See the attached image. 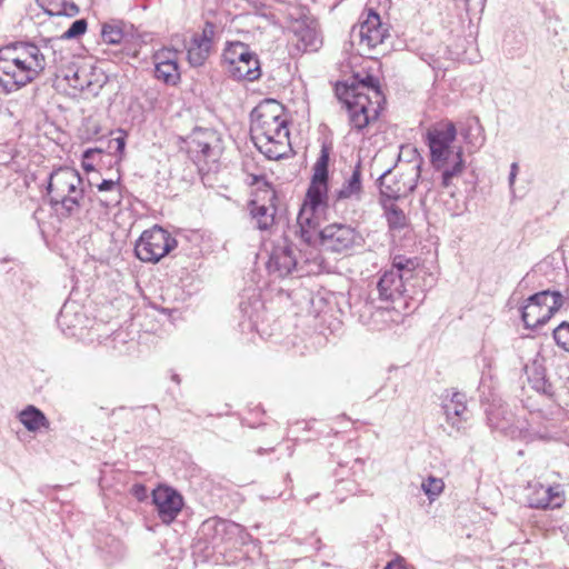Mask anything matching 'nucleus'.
Listing matches in <instances>:
<instances>
[{
	"label": "nucleus",
	"mask_w": 569,
	"mask_h": 569,
	"mask_svg": "<svg viewBox=\"0 0 569 569\" xmlns=\"http://www.w3.org/2000/svg\"><path fill=\"white\" fill-rule=\"evenodd\" d=\"M318 239L325 251L338 254H349L365 242L356 228L340 222L327 224L319 231Z\"/></svg>",
	"instance_id": "obj_9"
},
{
	"label": "nucleus",
	"mask_w": 569,
	"mask_h": 569,
	"mask_svg": "<svg viewBox=\"0 0 569 569\" xmlns=\"http://www.w3.org/2000/svg\"><path fill=\"white\" fill-rule=\"evenodd\" d=\"M421 173V160L400 162L392 170L383 172L379 179L381 200H397L410 194L417 187Z\"/></svg>",
	"instance_id": "obj_6"
},
{
	"label": "nucleus",
	"mask_w": 569,
	"mask_h": 569,
	"mask_svg": "<svg viewBox=\"0 0 569 569\" xmlns=\"http://www.w3.org/2000/svg\"><path fill=\"white\" fill-rule=\"evenodd\" d=\"M556 343L569 352V322L563 321L553 330Z\"/></svg>",
	"instance_id": "obj_35"
},
{
	"label": "nucleus",
	"mask_w": 569,
	"mask_h": 569,
	"mask_svg": "<svg viewBox=\"0 0 569 569\" xmlns=\"http://www.w3.org/2000/svg\"><path fill=\"white\" fill-rule=\"evenodd\" d=\"M113 142L116 143V151L119 153H123L126 147L124 137H117L113 139Z\"/></svg>",
	"instance_id": "obj_44"
},
{
	"label": "nucleus",
	"mask_w": 569,
	"mask_h": 569,
	"mask_svg": "<svg viewBox=\"0 0 569 569\" xmlns=\"http://www.w3.org/2000/svg\"><path fill=\"white\" fill-rule=\"evenodd\" d=\"M435 168L442 171V187L449 188L452 184V180L460 177L463 172L465 161L462 159V149L460 147L457 148L455 154L451 156L450 160H448L443 167Z\"/></svg>",
	"instance_id": "obj_25"
},
{
	"label": "nucleus",
	"mask_w": 569,
	"mask_h": 569,
	"mask_svg": "<svg viewBox=\"0 0 569 569\" xmlns=\"http://www.w3.org/2000/svg\"><path fill=\"white\" fill-rule=\"evenodd\" d=\"M426 274L421 261L417 257L398 254L392 258L391 267L380 272L376 290L381 301L395 303L407 297L410 288L416 287L415 280Z\"/></svg>",
	"instance_id": "obj_4"
},
{
	"label": "nucleus",
	"mask_w": 569,
	"mask_h": 569,
	"mask_svg": "<svg viewBox=\"0 0 569 569\" xmlns=\"http://www.w3.org/2000/svg\"><path fill=\"white\" fill-rule=\"evenodd\" d=\"M188 152L198 161L216 162L220 156V139L211 129H196L188 138Z\"/></svg>",
	"instance_id": "obj_15"
},
{
	"label": "nucleus",
	"mask_w": 569,
	"mask_h": 569,
	"mask_svg": "<svg viewBox=\"0 0 569 569\" xmlns=\"http://www.w3.org/2000/svg\"><path fill=\"white\" fill-rule=\"evenodd\" d=\"M47 190L52 207L61 206L62 212L67 216L79 212L84 196L82 178L76 169L60 167L52 171Z\"/></svg>",
	"instance_id": "obj_5"
},
{
	"label": "nucleus",
	"mask_w": 569,
	"mask_h": 569,
	"mask_svg": "<svg viewBox=\"0 0 569 569\" xmlns=\"http://www.w3.org/2000/svg\"><path fill=\"white\" fill-rule=\"evenodd\" d=\"M177 246V240L159 226L146 230L136 243V256L144 262H158Z\"/></svg>",
	"instance_id": "obj_10"
},
{
	"label": "nucleus",
	"mask_w": 569,
	"mask_h": 569,
	"mask_svg": "<svg viewBox=\"0 0 569 569\" xmlns=\"http://www.w3.org/2000/svg\"><path fill=\"white\" fill-rule=\"evenodd\" d=\"M461 136L463 140L475 149H479L486 140L483 128L478 119L470 120L466 124V128L461 130Z\"/></svg>",
	"instance_id": "obj_30"
},
{
	"label": "nucleus",
	"mask_w": 569,
	"mask_h": 569,
	"mask_svg": "<svg viewBox=\"0 0 569 569\" xmlns=\"http://www.w3.org/2000/svg\"><path fill=\"white\" fill-rule=\"evenodd\" d=\"M385 569H402V565L400 562H389Z\"/></svg>",
	"instance_id": "obj_45"
},
{
	"label": "nucleus",
	"mask_w": 569,
	"mask_h": 569,
	"mask_svg": "<svg viewBox=\"0 0 569 569\" xmlns=\"http://www.w3.org/2000/svg\"><path fill=\"white\" fill-rule=\"evenodd\" d=\"M262 309L263 303L257 296L250 297L248 301L240 302L242 315L249 319L253 327H257Z\"/></svg>",
	"instance_id": "obj_32"
},
{
	"label": "nucleus",
	"mask_w": 569,
	"mask_h": 569,
	"mask_svg": "<svg viewBox=\"0 0 569 569\" xmlns=\"http://www.w3.org/2000/svg\"><path fill=\"white\" fill-rule=\"evenodd\" d=\"M362 197V172L361 164L358 162L352 169L351 174L345 179L340 189L333 193V199L335 202L342 200L361 201Z\"/></svg>",
	"instance_id": "obj_23"
},
{
	"label": "nucleus",
	"mask_w": 569,
	"mask_h": 569,
	"mask_svg": "<svg viewBox=\"0 0 569 569\" xmlns=\"http://www.w3.org/2000/svg\"><path fill=\"white\" fill-rule=\"evenodd\" d=\"M19 421L24 426L28 431L36 432L41 428L49 427V420L44 413L36 408L34 406H28L26 409L20 411Z\"/></svg>",
	"instance_id": "obj_27"
},
{
	"label": "nucleus",
	"mask_w": 569,
	"mask_h": 569,
	"mask_svg": "<svg viewBox=\"0 0 569 569\" xmlns=\"http://www.w3.org/2000/svg\"><path fill=\"white\" fill-rule=\"evenodd\" d=\"M562 305L563 297L558 291L537 292L529 297L522 306V321L527 328H539L548 322Z\"/></svg>",
	"instance_id": "obj_7"
},
{
	"label": "nucleus",
	"mask_w": 569,
	"mask_h": 569,
	"mask_svg": "<svg viewBox=\"0 0 569 569\" xmlns=\"http://www.w3.org/2000/svg\"><path fill=\"white\" fill-rule=\"evenodd\" d=\"M214 33L216 26L211 22H206L202 31L192 34L189 41L186 42L187 59L191 66H202L208 59Z\"/></svg>",
	"instance_id": "obj_19"
},
{
	"label": "nucleus",
	"mask_w": 569,
	"mask_h": 569,
	"mask_svg": "<svg viewBox=\"0 0 569 569\" xmlns=\"http://www.w3.org/2000/svg\"><path fill=\"white\" fill-rule=\"evenodd\" d=\"M161 60L177 61V51L170 49H162L154 54V63L161 62Z\"/></svg>",
	"instance_id": "obj_40"
},
{
	"label": "nucleus",
	"mask_w": 569,
	"mask_h": 569,
	"mask_svg": "<svg viewBox=\"0 0 569 569\" xmlns=\"http://www.w3.org/2000/svg\"><path fill=\"white\" fill-rule=\"evenodd\" d=\"M443 488L445 483L442 479L432 476L428 477L421 483V489L430 501H433L443 491Z\"/></svg>",
	"instance_id": "obj_34"
},
{
	"label": "nucleus",
	"mask_w": 569,
	"mask_h": 569,
	"mask_svg": "<svg viewBox=\"0 0 569 569\" xmlns=\"http://www.w3.org/2000/svg\"><path fill=\"white\" fill-rule=\"evenodd\" d=\"M2 568V561L0 560V569Z\"/></svg>",
	"instance_id": "obj_49"
},
{
	"label": "nucleus",
	"mask_w": 569,
	"mask_h": 569,
	"mask_svg": "<svg viewBox=\"0 0 569 569\" xmlns=\"http://www.w3.org/2000/svg\"><path fill=\"white\" fill-rule=\"evenodd\" d=\"M251 139L269 159H280L289 146V129L283 106L273 100L261 101L251 112Z\"/></svg>",
	"instance_id": "obj_2"
},
{
	"label": "nucleus",
	"mask_w": 569,
	"mask_h": 569,
	"mask_svg": "<svg viewBox=\"0 0 569 569\" xmlns=\"http://www.w3.org/2000/svg\"><path fill=\"white\" fill-rule=\"evenodd\" d=\"M388 226L391 230H402L408 226V218L393 200H381Z\"/></svg>",
	"instance_id": "obj_29"
},
{
	"label": "nucleus",
	"mask_w": 569,
	"mask_h": 569,
	"mask_svg": "<svg viewBox=\"0 0 569 569\" xmlns=\"http://www.w3.org/2000/svg\"><path fill=\"white\" fill-rule=\"evenodd\" d=\"M171 379L176 382V383H180V378L177 373H173Z\"/></svg>",
	"instance_id": "obj_47"
},
{
	"label": "nucleus",
	"mask_w": 569,
	"mask_h": 569,
	"mask_svg": "<svg viewBox=\"0 0 569 569\" xmlns=\"http://www.w3.org/2000/svg\"><path fill=\"white\" fill-rule=\"evenodd\" d=\"M133 36V26L122 20L112 19L101 26V38L107 44H120Z\"/></svg>",
	"instance_id": "obj_24"
},
{
	"label": "nucleus",
	"mask_w": 569,
	"mask_h": 569,
	"mask_svg": "<svg viewBox=\"0 0 569 569\" xmlns=\"http://www.w3.org/2000/svg\"><path fill=\"white\" fill-rule=\"evenodd\" d=\"M87 21L84 19H78L72 22L70 28L63 32L61 39H74L83 34L87 30Z\"/></svg>",
	"instance_id": "obj_36"
},
{
	"label": "nucleus",
	"mask_w": 569,
	"mask_h": 569,
	"mask_svg": "<svg viewBox=\"0 0 569 569\" xmlns=\"http://www.w3.org/2000/svg\"><path fill=\"white\" fill-rule=\"evenodd\" d=\"M518 171H519L518 163L517 162H512L511 166H510V173H509V186H510V188H512L513 184H515Z\"/></svg>",
	"instance_id": "obj_43"
},
{
	"label": "nucleus",
	"mask_w": 569,
	"mask_h": 569,
	"mask_svg": "<svg viewBox=\"0 0 569 569\" xmlns=\"http://www.w3.org/2000/svg\"><path fill=\"white\" fill-rule=\"evenodd\" d=\"M84 321V316L79 310L76 302H66L57 318V322L62 330H73L80 327Z\"/></svg>",
	"instance_id": "obj_26"
},
{
	"label": "nucleus",
	"mask_w": 569,
	"mask_h": 569,
	"mask_svg": "<svg viewBox=\"0 0 569 569\" xmlns=\"http://www.w3.org/2000/svg\"><path fill=\"white\" fill-rule=\"evenodd\" d=\"M329 150L322 148L313 166V176L297 217V232L306 243L319 238V224L328 207Z\"/></svg>",
	"instance_id": "obj_3"
},
{
	"label": "nucleus",
	"mask_w": 569,
	"mask_h": 569,
	"mask_svg": "<svg viewBox=\"0 0 569 569\" xmlns=\"http://www.w3.org/2000/svg\"><path fill=\"white\" fill-rule=\"evenodd\" d=\"M466 395L458 391L447 392L442 399V409L447 423L456 431L462 432L469 420Z\"/></svg>",
	"instance_id": "obj_20"
},
{
	"label": "nucleus",
	"mask_w": 569,
	"mask_h": 569,
	"mask_svg": "<svg viewBox=\"0 0 569 569\" xmlns=\"http://www.w3.org/2000/svg\"><path fill=\"white\" fill-rule=\"evenodd\" d=\"M274 200L276 191L266 184V188L260 190L256 198L249 202V212L257 229L266 231L273 226L276 216Z\"/></svg>",
	"instance_id": "obj_16"
},
{
	"label": "nucleus",
	"mask_w": 569,
	"mask_h": 569,
	"mask_svg": "<svg viewBox=\"0 0 569 569\" xmlns=\"http://www.w3.org/2000/svg\"><path fill=\"white\" fill-rule=\"evenodd\" d=\"M96 153H100V150L98 149H88L83 152V168L89 171V170H93V167L89 163H87L86 161L88 159H91L93 154Z\"/></svg>",
	"instance_id": "obj_42"
},
{
	"label": "nucleus",
	"mask_w": 569,
	"mask_h": 569,
	"mask_svg": "<svg viewBox=\"0 0 569 569\" xmlns=\"http://www.w3.org/2000/svg\"><path fill=\"white\" fill-rule=\"evenodd\" d=\"M292 32L291 41L298 51H317L322 44V39L315 26L296 22Z\"/></svg>",
	"instance_id": "obj_22"
},
{
	"label": "nucleus",
	"mask_w": 569,
	"mask_h": 569,
	"mask_svg": "<svg viewBox=\"0 0 569 569\" xmlns=\"http://www.w3.org/2000/svg\"><path fill=\"white\" fill-rule=\"evenodd\" d=\"M58 72L71 88L92 96H97L107 82L104 73L91 66L72 64Z\"/></svg>",
	"instance_id": "obj_12"
},
{
	"label": "nucleus",
	"mask_w": 569,
	"mask_h": 569,
	"mask_svg": "<svg viewBox=\"0 0 569 569\" xmlns=\"http://www.w3.org/2000/svg\"><path fill=\"white\" fill-rule=\"evenodd\" d=\"M50 14L74 17L79 9L74 3L62 2L56 10H48Z\"/></svg>",
	"instance_id": "obj_38"
},
{
	"label": "nucleus",
	"mask_w": 569,
	"mask_h": 569,
	"mask_svg": "<svg viewBox=\"0 0 569 569\" xmlns=\"http://www.w3.org/2000/svg\"><path fill=\"white\" fill-rule=\"evenodd\" d=\"M53 40L52 39H49V40H44V48H49V44H50V48L52 49L53 48V44H52Z\"/></svg>",
	"instance_id": "obj_46"
},
{
	"label": "nucleus",
	"mask_w": 569,
	"mask_h": 569,
	"mask_svg": "<svg viewBox=\"0 0 569 569\" xmlns=\"http://www.w3.org/2000/svg\"><path fill=\"white\" fill-rule=\"evenodd\" d=\"M529 380L536 390L546 395L551 393V385L546 380L545 377H530Z\"/></svg>",
	"instance_id": "obj_39"
},
{
	"label": "nucleus",
	"mask_w": 569,
	"mask_h": 569,
	"mask_svg": "<svg viewBox=\"0 0 569 569\" xmlns=\"http://www.w3.org/2000/svg\"><path fill=\"white\" fill-rule=\"evenodd\" d=\"M38 3L41 6V7H44L49 3V0H37Z\"/></svg>",
	"instance_id": "obj_48"
},
{
	"label": "nucleus",
	"mask_w": 569,
	"mask_h": 569,
	"mask_svg": "<svg viewBox=\"0 0 569 569\" xmlns=\"http://www.w3.org/2000/svg\"><path fill=\"white\" fill-rule=\"evenodd\" d=\"M122 199L121 188L113 189L108 193H104L103 198H100V203L106 208H112L120 204Z\"/></svg>",
	"instance_id": "obj_37"
},
{
	"label": "nucleus",
	"mask_w": 569,
	"mask_h": 569,
	"mask_svg": "<svg viewBox=\"0 0 569 569\" xmlns=\"http://www.w3.org/2000/svg\"><path fill=\"white\" fill-rule=\"evenodd\" d=\"M152 502L159 519L166 525L171 523L183 507L182 496L168 486H159L152 491Z\"/></svg>",
	"instance_id": "obj_18"
},
{
	"label": "nucleus",
	"mask_w": 569,
	"mask_h": 569,
	"mask_svg": "<svg viewBox=\"0 0 569 569\" xmlns=\"http://www.w3.org/2000/svg\"><path fill=\"white\" fill-rule=\"evenodd\" d=\"M527 502L535 509H556L565 503V491L561 485L545 486L540 482L527 487Z\"/></svg>",
	"instance_id": "obj_17"
},
{
	"label": "nucleus",
	"mask_w": 569,
	"mask_h": 569,
	"mask_svg": "<svg viewBox=\"0 0 569 569\" xmlns=\"http://www.w3.org/2000/svg\"><path fill=\"white\" fill-rule=\"evenodd\" d=\"M228 72L237 80H257L261 76L257 54L243 42L230 43L223 52Z\"/></svg>",
	"instance_id": "obj_8"
},
{
	"label": "nucleus",
	"mask_w": 569,
	"mask_h": 569,
	"mask_svg": "<svg viewBox=\"0 0 569 569\" xmlns=\"http://www.w3.org/2000/svg\"><path fill=\"white\" fill-rule=\"evenodd\" d=\"M353 36H358L360 44L375 49L378 44L383 43L389 36L388 29L380 21L378 13L369 11L367 18L360 22L358 28H353Z\"/></svg>",
	"instance_id": "obj_21"
},
{
	"label": "nucleus",
	"mask_w": 569,
	"mask_h": 569,
	"mask_svg": "<svg viewBox=\"0 0 569 569\" xmlns=\"http://www.w3.org/2000/svg\"><path fill=\"white\" fill-rule=\"evenodd\" d=\"M47 66L46 56L32 42H14L0 49V92L9 94L34 81Z\"/></svg>",
	"instance_id": "obj_1"
},
{
	"label": "nucleus",
	"mask_w": 569,
	"mask_h": 569,
	"mask_svg": "<svg viewBox=\"0 0 569 569\" xmlns=\"http://www.w3.org/2000/svg\"><path fill=\"white\" fill-rule=\"evenodd\" d=\"M298 253L300 251L287 239L273 244L267 262L269 273L278 278H284L295 271L299 277L309 272L310 270H305Z\"/></svg>",
	"instance_id": "obj_11"
},
{
	"label": "nucleus",
	"mask_w": 569,
	"mask_h": 569,
	"mask_svg": "<svg viewBox=\"0 0 569 569\" xmlns=\"http://www.w3.org/2000/svg\"><path fill=\"white\" fill-rule=\"evenodd\" d=\"M456 136L457 130L452 122L439 123L428 131L427 140L433 167H443L455 154L456 151L451 149V143Z\"/></svg>",
	"instance_id": "obj_14"
},
{
	"label": "nucleus",
	"mask_w": 569,
	"mask_h": 569,
	"mask_svg": "<svg viewBox=\"0 0 569 569\" xmlns=\"http://www.w3.org/2000/svg\"><path fill=\"white\" fill-rule=\"evenodd\" d=\"M487 418L491 429L509 433L512 415L503 406H491L487 410Z\"/></svg>",
	"instance_id": "obj_28"
},
{
	"label": "nucleus",
	"mask_w": 569,
	"mask_h": 569,
	"mask_svg": "<svg viewBox=\"0 0 569 569\" xmlns=\"http://www.w3.org/2000/svg\"><path fill=\"white\" fill-rule=\"evenodd\" d=\"M154 64V74L158 79H162L166 83H176L179 79L177 61L161 60Z\"/></svg>",
	"instance_id": "obj_33"
},
{
	"label": "nucleus",
	"mask_w": 569,
	"mask_h": 569,
	"mask_svg": "<svg viewBox=\"0 0 569 569\" xmlns=\"http://www.w3.org/2000/svg\"><path fill=\"white\" fill-rule=\"evenodd\" d=\"M119 188H121L120 183L111 179L102 180V182L98 184V190L103 193H108L111 190Z\"/></svg>",
	"instance_id": "obj_41"
},
{
	"label": "nucleus",
	"mask_w": 569,
	"mask_h": 569,
	"mask_svg": "<svg viewBox=\"0 0 569 569\" xmlns=\"http://www.w3.org/2000/svg\"><path fill=\"white\" fill-rule=\"evenodd\" d=\"M345 108L350 127L361 131L377 119L380 103L375 102L368 93L353 90L352 97L347 96Z\"/></svg>",
	"instance_id": "obj_13"
},
{
	"label": "nucleus",
	"mask_w": 569,
	"mask_h": 569,
	"mask_svg": "<svg viewBox=\"0 0 569 569\" xmlns=\"http://www.w3.org/2000/svg\"><path fill=\"white\" fill-rule=\"evenodd\" d=\"M361 91L368 93L375 102L381 103L383 100L382 93L380 91L379 81L377 78L372 76H367L363 78L358 87H353L348 90L347 96L352 97V91Z\"/></svg>",
	"instance_id": "obj_31"
}]
</instances>
